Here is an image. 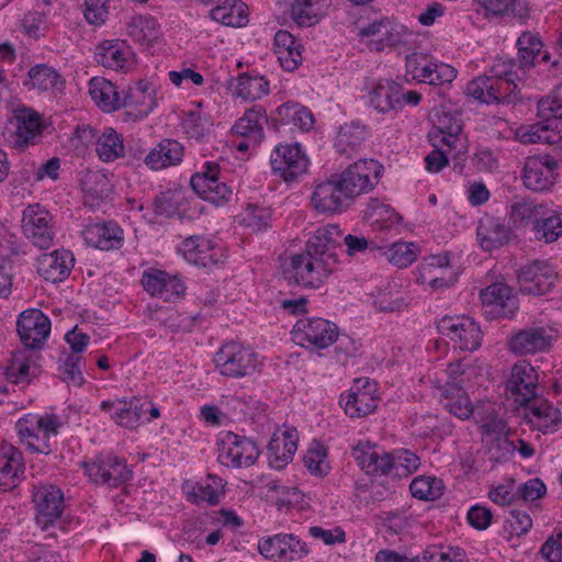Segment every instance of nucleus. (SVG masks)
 I'll use <instances>...</instances> for the list:
<instances>
[{
	"instance_id": "nucleus-4",
	"label": "nucleus",
	"mask_w": 562,
	"mask_h": 562,
	"mask_svg": "<svg viewBox=\"0 0 562 562\" xmlns=\"http://www.w3.org/2000/svg\"><path fill=\"white\" fill-rule=\"evenodd\" d=\"M213 361L222 375L232 379L251 375L259 366L258 355L235 341L224 344L216 351Z\"/></svg>"
},
{
	"instance_id": "nucleus-61",
	"label": "nucleus",
	"mask_w": 562,
	"mask_h": 562,
	"mask_svg": "<svg viewBox=\"0 0 562 562\" xmlns=\"http://www.w3.org/2000/svg\"><path fill=\"white\" fill-rule=\"evenodd\" d=\"M211 126L210 119L200 112H188L182 120L183 132L196 140L203 139L210 133Z\"/></svg>"
},
{
	"instance_id": "nucleus-56",
	"label": "nucleus",
	"mask_w": 562,
	"mask_h": 562,
	"mask_svg": "<svg viewBox=\"0 0 562 562\" xmlns=\"http://www.w3.org/2000/svg\"><path fill=\"white\" fill-rule=\"evenodd\" d=\"M383 254L394 266L406 268L416 260L418 246L414 243L397 241L390 245Z\"/></svg>"
},
{
	"instance_id": "nucleus-37",
	"label": "nucleus",
	"mask_w": 562,
	"mask_h": 562,
	"mask_svg": "<svg viewBox=\"0 0 562 562\" xmlns=\"http://www.w3.org/2000/svg\"><path fill=\"white\" fill-rule=\"evenodd\" d=\"M89 94L97 106L104 112H113L122 108V97L116 86L103 77L90 79Z\"/></svg>"
},
{
	"instance_id": "nucleus-27",
	"label": "nucleus",
	"mask_w": 562,
	"mask_h": 562,
	"mask_svg": "<svg viewBox=\"0 0 562 562\" xmlns=\"http://www.w3.org/2000/svg\"><path fill=\"white\" fill-rule=\"evenodd\" d=\"M187 261L196 266L210 267L222 261V249L203 236H191L180 247Z\"/></svg>"
},
{
	"instance_id": "nucleus-14",
	"label": "nucleus",
	"mask_w": 562,
	"mask_h": 562,
	"mask_svg": "<svg viewBox=\"0 0 562 562\" xmlns=\"http://www.w3.org/2000/svg\"><path fill=\"white\" fill-rule=\"evenodd\" d=\"M558 279L555 268L548 261L535 260L520 268V291L530 295H544L552 290Z\"/></svg>"
},
{
	"instance_id": "nucleus-22",
	"label": "nucleus",
	"mask_w": 562,
	"mask_h": 562,
	"mask_svg": "<svg viewBox=\"0 0 562 562\" xmlns=\"http://www.w3.org/2000/svg\"><path fill=\"white\" fill-rule=\"evenodd\" d=\"M375 392V383L366 378L357 379L344 405L346 414L352 418H361L372 413L379 402Z\"/></svg>"
},
{
	"instance_id": "nucleus-53",
	"label": "nucleus",
	"mask_w": 562,
	"mask_h": 562,
	"mask_svg": "<svg viewBox=\"0 0 562 562\" xmlns=\"http://www.w3.org/2000/svg\"><path fill=\"white\" fill-rule=\"evenodd\" d=\"M29 78L34 88L43 91L60 89L64 80L60 75L45 64L36 65L29 70Z\"/></svg>"
},
{
	"instance_id": "nucleus-51",
	"label": "nucleus",
	"mask_w": 562,
	"mask_h": 562,
	"mask_svg": "<svg viewBox=\"0 0 562 562\" xmlns=\"http://www.w3.org/2000/svg\"><path fill=\"white\" fill-rule=\"evenodd\" d=\"M536 239L547 244L555 241L562 236V215L550 211L540 215L533 223Z\"/></svg>"
},
{
	"instance_id": "nucleus-46",
	"label": "nucleus",
	"mask_w": 562,
	"mask_h": 562,
	"mask_svg": "<svg viewBox=\"0 0 562 562\" xmlns=\"http://www.w3.org/2000/svg\"><path fill=\"white\" fill-rule=\"evenodd\" d=\"M518 54L515 61L522 75L536 66V58L541 53L543 44L537 34L524 32L517 40Z\"/></svg>"
},
{
	"instance_id": "nucleus-34",
	"label": "nucleus",
	"mask_w": 562,
	"mask_h": 562,
	"mask_svg": "<svg viewBox=\"0 0 562 562\" xmlns=\"http://www.w3.org/2000/svg\"><path fill=\"white\" fill-rule=\"evenodd\" d=\"M359 35L370 38V43L374 45L375 50H382L386 46H395L401 40L397 25L387 18L375 20L361 27Z\"/></svg>"
},
{
	"instance_id": "nucleus-42",
	"label": "nucleus",
	"mask_w": 562,
	"mask_h": 562,
	"mask_svg": "<svg viewBox=\"0 0 562 562\" xmlns=\"http://www.w3.org/2000/svg\"><path fill=\"white\" fill-rule=\"evenodd\" d=\"M400 85L393 80H380L369 93L370 104L380 113L398 111Z\"/></svg>"
},
{
	"instance_id": "nucleus-8",
	"label": "nucleus",
	"mask_w": 562,
	"mask_h": 562,
	"mask_svg": "<svg viewBox=\"0 0 562 562\" xmlns=\"http://www.w3.org/2000/svg\"><path fill=\"white\" fill-rule=\"evenodd\" d=\"M270 165L274 176L293 182L307 172L310 161L297 143L280 144L270 155Z\"/></svg>"
},
{
	"instance_id": "nucleus-5",
	"label": "nucleus",
	"mask_w": 562,
	"mask_h": 562,
	"mask_svg": "<svg viewBox=\"0 0 562 562\" xmlns=\"http://www.w3.org/2000/svg\"><path fill=\"white\" fill-rule=\"evenodd\" d=\"M519 85L525 82L516 78L497 79L480 76L467 86V93L483 103H516L521 99Z\"/></svg>"
},
{
	"instance_id": "nucleus-59",
	"label": "nucleus",
	"mask_w": 562,
	"mask_h": 562,
	"mask_svg": "<svg viewBox=\"0 0 562 562\" xmlns=\"http://www.w3.org/2000/svg\"><path fill=\"white\" fill-rule=\"evenodd\" d=\"M271 214L269 207L248 203L240 215V223L254 232H260L270 225Z\"/></svg>"
},
{
	"instance_id": "nucleus-38",
	"label": "nucleus",
	"mask_w": 562,
	"mask_h": 562,
	"mask_svg": "<svg viewBox=\"0 0 562 562\" xmlns=\"http://www.w3.org/2000/svg\"><path fill=\"white\" fill-rule=\"evenodd\" d=\"M439 400L445 408L460 419H468L471 416V401L469 395L457 383H446L438 387Z\"/></svg>"
},
{
	"instance_id": "nucleus-17",
	"label": "nucleus",
	"mask_w": 562,
	"mask_h": 562,
	"mask_svg": "<svg viewBox=\"0 0 562 562\" xmlns=\"http://www.w3.org/2000/svg\"><path fill=\"white\" fill-rule=\"evenodd\" d=\"M311 201L314 209L321 213L339 212L351 204L338 175L317 183Z\"/></svg>"
},
{
	"instance_id": "nucleus-28",
	"label": "nucleus",
	"mask_w": 562,
	"mask_h": 562,
	"mask_svg": "<svg viewBox=\"0 0 562 562\" xmlns=\"http://www.w3.org/2000/svg\"><path fill=\"white\" fill-rule=\"evenodd\" d=\"M358 465L369 475H386L394 465V456L376 446L360 443L352 450Z\"/></svg>"
},
{
	"instance_id": "nucleus-50",
	"label": "nucleus",
	"mask_w": 562,
	"mask_h": 562,
	"mask_svg": "<svg viewBox=\"0 0 562 562\" xmlns=\"http://www.w3.org/2000/svg\"><path fill=\"white\" fill-rule=\"evenodd\" d=\"M245 7V3L239 0H234L232 4L225 2L223 5L213 8L210 11V16L223 25L240 27L248 22Z\"/></svg>"
},
{
	"instance_id": "nucleus-18",
	"label": "nucleus",
	"mask_w": 562,
	"mask_h": 562,
	"mask_svg": "<svg viewBox=\"0 0 562 562\" xmlns=\"http://www.w3.org/2000/svg\"><path fill=\"white\" fill-rule=\"evenodd\" d=\"M87 475L97 484L119 486L127 482L132 471L126 462L116 457H98L90 463L85 464Z\"/></svg>"
},
{
	"instance_id": "nucleus-40",
	"label": "nucleus",
	"mask_w": 562,
	"mask_h": 562,
	"mask_svg": "<svg viewBox=\"0 0 562 562\" xmlns=\"http://www.w3.org/2000/svg\"><path fill=\"white\" fill-rule=\"evenodd\" d=\"M183 146L175 139H162L145 158V162L154 170H160L181 162Z\"/></svg>"
},
{
	"instance_id": "nucleus-64",
	"label": "nucleus",
	"mask_w": 562,
	"mask_h": 562,
	"mask_svg": "<svg viewBox=\"0 0 562 562\" xmlns=\"http://www.w3.org/2000/svg\"><path fill=\"white\" fill-rule=\"evenodd\" d=\"M82 364H85V361L80 355H68L59 368L63 381L75 386H81L85 382L81 372Z\"/></svg>"
},
{
	"instance_id": "nucleus-44",
	"label": "nucleus",
	"mask_w": 562,
	"mask_h": 562,
	"mask_svg": "<svg viewBox=\"0 0 562 562\" xmlns=\"http://www.w3.org/2000/svg\"><path fill=\"white\" fill-rule=\"evenodd\" d=\"M150 402L146 397H133L128 402H120L112 419L126 428H136L147 413Z\"/></svg>"
},
{
	"instance_id": "nucleus-48",
	"label": "nucleus",
	"mask_w": 562,
	"mask_h": 562,
	"mask_svg": "<svg viewBox=\"0 0 562 562\" xmlns=\"http://www.w3.org/2000/svg\"><path fill=\"white\" fill-rule=\"evenodd\" d=\"M366 136L364 125L358 122L346 123L339 127L335 147L338 153L350 156L363 144Z\"/></svg>"
},
{
	"instance_id": "nucleus-52",
	"label": "nucleus",
	"mask_w": 562,
	"mask_h": 562,
	"mask_svg": "<svg viewBox=\"0 0 562 562\" xmlns=\"http://www.w3.org/2000/svg\"><path fill=\"white\" fill-rule=\"evenodd\" d=\"M223 494V480L216 475L209 474L204 483H200L193 487L190 498L196 504L206 502L209 505H216L220 503V497Z\"/></svg>"
},
{
	"instance_id": "nucleus-3",
	"label": "nucleus",
	"mask_w": 562,
	"mask_h": 562,
	"mask_svg": "<svg viewBox=\"0 0 562 562\" xmlns=\"http://www.w3.org/2000/svg\"><path fill=\"white\" fill-rule=\"evenodd\" d=\"M60 426V418L55 414H26L16 422L15 429L20 441L31 452L49 454L53 451L50 439L57 436Z\"/></svg>"
},
{
	"instance_id": "nucleus-32",
	"label": "nucleus",
	"mask_w": 562,
	"mask_h": 562,
	"mask_svg": "<svg viewBox=\"0 0 562 562\" xmlns=\"http://www.w3.org/2000/svg\"><path fill=\"white\" fill-rule=\"evenodd\" d=\"M74 266L70 251L61 249L45 254L38 261L37 271L46 281L56 283L68 277Z\"/></svg>"
},
{
	"instance_id": "nucleus-49",
	"label": "nucleus",
	"mask_w": 562,
	"mask_h": 562,
	"mask_svg": "<svg viewBox=\"0 0 562 562\" xmlns=\"http://www.w3.org/2000/svg\"><path fill=\"white\" fill-rule=\"evenodd\" d=\"M98 157L104 162H111L124 155L122 136L112 127H106L98 137L95 144Z\"/></svg>"
},
{
	"instance_id": "nucleus-12",
	"label": "nucleus",
	"mask_w": 562,
	"mask_h": 562,
	"mask_svg": "<svg viewBox=\"0 0 562 562\" xmlns=\"http://www.w3.org/2000/svg\"><path fill=\"white\" fill-rule=\"evenodd\" d=\"M268 125L266 109L254 105L247 109L235 122L232 134L241 137L236 144L238 151H247L250 147L258 146L265 138V127Z\"/></svg>"
},
{
	"instance_id": "nucleus-39",
	"label": "nucleus",
	"mask_w": 562,
	"mask_h": 562,
	"mask_svg": "<svg viewBox=\"0 0 562 562\" xmlns=\"http://www.w3.org/2000/svg\"><path fill=\"white\" fill-rule=\"evenodd\" d=\"M132 53L124 43L104 41L98 46L95 60L108 69L124 70L131 61Z\"/></svg>"
},
{
	"instance_id": "nucleus-10",
	"label": "nucleus",
	"mask_w": 562,
	"mask_h": 562,
	"mask_svg": "<svg viewBox=\"0 0 562 562\" xmlns=\"http://www.w3.org/2000/svg\"><path fill=\"white\" fill-rule=\"evenodd\" d=\"M259 454L260 451L255 441L232 431L224 435L218 448V461L236 469L252 465Z\"/></svg>"
},
{
	"instance_id": "nucleus-7",
	"label": "nucleus",
	"mask_w": 562,
	"mask_h": 562,
	"mask_svg": "<svg viewBox=\"0 0 562 562\" xmlns=\"http://www.w3.org/2000/svg\"><path fill=\"white\" fill-rule=\"evenodd\" d=\"M382 169V165L374 159H360L338 175L351 203L357 196L374 189Z\"/></svg>"
},
{
	"instance_id": "nucleus-45",
	"label": "nucleus",
	"mask_w": 562,
	"mask_h": 562,
	"mask_svg": "<svg viewBox=\"0 0 562 562\" xmlns=\"http://www.w3.org/2000/svg\"><path fill=\"white\" fill-rule=\"evenodd\" d=\"M276 121L282 125H293L303 132H308L314 125V115L305 106L296 102L281 104L276 112Z\"/></svg>"
},
{
	"instance_id": "nucleus-62",
	"label": "nucleus",
	"mask_w": 562,
	"mask_h": 562,
	"mask_svg": "<svg viewBox=\"0 0 562 562\" xmlns=\"http://www.w3.org/2000/svg\"><path fill=\"white\" fill-rule=\"evenodd\" d=\"M291 18L299 26H312L319 21V14L312 0H293Z\"/></svg>"
},
{
	"instance_id": "nucleus-33",
	"label": "nucleus",
	"mask_w": 562,
	"mask_h": 562,
	"mask_svg": "<svg viewBox=\"0 0 562 562\" xmlns=\"http://www.w3.org/2000/svg\"><path fill=\"white\" fill-rule=\"evenodd\" d=\"M24 473L22 452L9 447L0 453V491L8 492L16 487Z\"/></svg>"
},
{
	"instance_id": "nucleus-29",
	"label": "nucleus",
	"mask_w": 562,
	"mask_h": 562,
	"mask_svg": "<svg viewBox=\"0 0 562 562\" xmlns=\"http://www.w3.org/2000/svg\"><path fill=\"white\" fill-rule=\"evenodd\" d=\"M552 344V336L543 327L522 329L509 339V349L517 355H532L547 351Z\"/></svg>"
},
{
	"instance_id": "nucleus-63",
	"label": "nucleus",
	"mask_w": 562,
	"mask_h": 562,
	"mask_svg": "<svg viewBox=\"0 0 562 562\" xmlns=\"http://www.w3.org/2000/svg\"><path fill=\"white\" fill-rule=\"evenodd\" d=\"M448 131L443 135H434V139L436 143L441 144L446 147L443 149L449 155H453L456 157L459 153L464 149V142L460 137L462 125L460 121H453Z\"/></svg>"
},
{
	"instance_id": "nucleus-36",
	"label": "nucleus",
	"mask_w": 562,
	"mask_h": 562,
	"mask_svg": "<svg viewBox=\"0 0 562 562\" xmlns=\"http://www.w3.org/2000/svg\"><path fill=\"white\" fill-rule=\"evenodd\" d=\"M296 435L284 431L281 436L273 435L267 446V458L269 465L281 470L289 464L296 451Z\"/></svg>"
},
{
	"instance_id": "nucleus-19",
	"label": "nucleus",
	"mask_w": 562,
	"mask_h": 562,
	"mask_svg": "<svg viewBox=\"0 0 562 562\" xmlns=\"http://www.w3.org/2000/svg\"><path fill=\"white\" fill-rule=\"evenodd\" d=\"M537 387L538 373L535 368L526 361L515 363L506 384L507 394L516 403L525 405L537 397Z\"/></svg>"
},
{
	"instance_id": "nucleus-43",
	"label": "nucleus",
	"mask_w": 562,
	"mask_h": 562,
	"mask_svg": "<svg viewBox=\"0 0 562 562\" xmlns=\"http://www.w3.org/2000/svg\"><path fill=\"white\" fill-rule=\"evenodd\" d=\"M154 91L149 89L147 82L139 81L130 88L122 97V108H132L136 111L137 117L147 116L156 106Z\"/></svg>"
},
{
	"instance_id": "nucleus-26",
	"label": "nucleus",
	"mask_w": 562,
	"mask_h": 562,
	"mask_svg": "<svg viewBox=\"0 0 562 562\" xmlns=\"http://www.w3.org/2000/svg\"><path fill=\"white\" fill-rule=\"evenodd\" d=\"M144 290L153 296L171 302L183 296L186 285L183 282L161 270L145 272L142 278Z\"/></svg>"
},
{
	"instance_id": "nucleus-9",
	"label": "nucleus",
	"mask_w": 562,
	"mask_h": 562,
	"mask_svg": "<svg viewBox=\"0 0 562 562\" xmlns=\"http://www.w3.org/2000/svg\"><path fill=\"white\" fill-rule=\"evenodd\" d=\"M437 328L461 350L474 351L481 346L483 338L481 327L469 316H445L438 322Z\"/></svg>"
},
{
	"instance_id": "nucleus-30",
	"label": "nucleus",
	"mask_w": 562,
	"mask_h": 562,
	"mask_svg": "<svg viewBox=\"0 0 562 562\" xmlns=\"http://www.w3.org/2000/svg\"><path fill=\"white\" fill-rule=\"evenodd\" d=\"M524 406L529 422L543 434L557 431L562 424L561 412L547 400L536 397Z\"/></svg>"
},
{
	"instance_id": "nucleus-20",
	"label": "nucleus",
	"mask_w": 562,
	"mask_h": 562,
	"mask_svg": "<svg viewBox=\"0 0 562 562\" xmlns=\"http://www.w3.org/2000/svg\"><path fill=\"white\" fill-rule=\"evenodd\" d=\"M16 331L26 348L38 349L50 333V321L40 310H26L16 321Z\"/></svg>"
},
{
	"instance_id": "nucleus-1",
	"label": "nucleus",
	"mask_w": 562,
	"mask_h": 562,
	"mask_svg": "<svg viewBox=\"0 0 562 562\" xmlns=\"http://www.w3.org/2000/svg\"><path fill=\"white\" fill-rule=\"evenodd\" d=\"M341 229L328 224L317 228L308 238L305 250L291 257V280L304 288L317 289L339 268Z\"/></svg>"
},
{
	"instance_id": "nucleus-6",
	"label": "nucleus",
	"mask_w": 562,
	"mask_h": 562,
	"mask_svg": "<svg viewBox=\"0 0 562 562\" xmlns=\"http://www.w3.org/2000/svg\"><path fill=\"white\" fill-rule=\"evenodd\" d=\"M292 340L306 349H325L338 338V327L322 317L299 319L292 331Z\"/></svg>"
},
{
	"instance_id": "nucleus-58",
	"label": "nucleus",
	"mask_w": 562,
	"mask_h": 562,
	"mask_svg": "<svg viewBox=\"0 0 562 562\" xmlns=\"http://www.w3.org/2000/svg\"><path fill=\"white\" fill-rule=\"evenodd\" d=\"M304 465L311 474L324 476L329 471L327 461V448L318 441H313L306 454L304 456Z\"/></svg>"
},
{
	"instance_id": "nucleus-60",
	"label": "nucleus",
	"mask_w": 562,
	"mask_h": 562,
	"mask_svg": "<svg viewBox=\"0 0 562 562\" xmlns=\"http://www.w3.org/2000/svg\"><path fill=\"white\" fill-rule=\"evenodd\" d=\"M544 206L531 201H519L510 206L509 217L516 226H524L543 215Z\"/></svg>"
},
{
	"instance_id": "nucleus-35",
	"label": "nucleus",
	"mask_w": 562,
	"mask_h": 562,
	"mask_svg": "<svg viewBox=\"0 0 562 562\" xmlns=\"http://www.w3.org/2000/svg\"><path fill=\"white\" fill-rule=\"evenodd\" d=\"M477 12L486 16H513L520 23L529 18V8L524 0H473Z\"/></svg>"
},
{
	"instance_id": "nucleus-24",
	"label": "nucleus",
	"mask_w": 562,
	"mask_h": 562,
	"mask_svg": "<svg viewBox=\"0 0 562 562\" xmlns=\"http://www.w3.org/2000/svg\"><path fill=\"white\" fill-rule=\"evenodd\" d=\"M38 524L44 527L58 519L64 509V495L60 488L55 485H38L33 493Z\"/></svg>"
},
{
	"instance_id": "nucleus-41",
	"label": "nucleus",
	"mask_w": 562,
	"mask_h": 562,
	"mask_svg": "<svg viewBox=\"0 0 562 562\" xmlns=\"http://www.w3.org/2000/svg\"><path fill=\"white\" fill-rule=\"evenodd\" d=\"M16 130L13 134V146L24 148L33 144L34 139L42 133V121L37 113L23 110L16 115Z\"/></svg>"
},
{
	"instance_id": "nucleus-31",
	"label": "nucleus",
	"mask_w": 562,
	"mask_h": 562,
	"mask_svg": "<svg viewBox=\"0 0 562 562\" xmlns=\"http://www.w3.org/2000/svg\"><path fill=\"white\" fill-rule=\"evenodd\" d=\"M83 203L86 206L99 209L112 192V183L108 176L101 171H87L81 180Z\"/></svg>"
},
{
	"instance_id": "nucleus-54",
	"label": "nucleus",
	"mask_w": 562,
	"mask_h": 562,
	"mask_svg": "<svg viewBox=\"0 0 562 562\" xmlns=\"http://www.w3.org/2000/svg\"><path fill=\"white\" fill-rule=\"evenodd\" d=\"M481 428L484 434L496 436L492 442L491 449L496 447L506 452L515 450L514 443L507 439V435L509 432L508 425L505 419L498 416L497 413L492 416V418L486 420V423L483 424Z\"/></svg>"
},
{
	"instance_id": "nucleus-11",
	"label": "nucleus",
	"mask_w": 562,
	"mask_h": 562,
	"mask_svg": "<svg viewBox=\"0 0 562 562\" xmlns=\"http://www.w3.org/2000/svg\"><path fill=\"white\" fill-rule=\"evenodd\" d=\"M24 236L40 249H48L54 245L55 231L52 215L40 204L29 205L22 214Z\"/></svg>"
},
{
	"instance_id": "nucleus-21",
	"label": "nucleus",
	"mask_w": 562,
	"mask_h": 562,
	"mask_svg": "<svg viewBox=\"0 0 562 562\" xmlns=\"http://www.w3.org/2000/svg\"><path fill=\"white\" fill-rule=\"evenodd\" d=\"M485 313L492 317L512 318L518 311V300L505 283L497 282L481 291Z\"/></svg>"
},
{
	"instance_id": "nucleus-25",
	"label": "nucleus",
	"mask_w": 562,
	"mask_h": 562,
	"mask_svg": "<svg viewBox=\"0 0 562 562\" xmlns=\"http://www.w3.org/2000/svg\"><path fill=\"white\" fill-rule=\"evenodd\" d=\"M81 235L87 245L106 251L120 249L124 241L123 229L114 222L90 223Z\"/></svg>"
},
{
	"instance_id": "nucleus-23",
	"label": "nucleus",
	"mask_w": 562,
	"mask_h": 562,
	"mask_svg": "<svg viewBox=\"0 0 562 562\" xmlns=\"http://www.w3.org/2000/svg\"><path fill=\"white\" fill-rule=\"evenodd\" d=\"M513 229L505 218L484 215L476 227V238L480 247L492 251L508 244L513 238Z\"/></svg>"
},
{
	"instance_id": "nucleus-13",
	"label": "nucleus",
	"mask_w": 562,
	"mask_h": 562,
	"mask_svg": "<svg viewBox=\"0 0 562 562\" xmlns=\"http://www.w3.org/2000/svg\"><path fill=\"white\" fill-rule=\"evenodd\" d=\"M194 192L215 206L225 205L233 198V190L218 180V166L206 162L204 170L194 173L190 180Z\"/></svg>"
},
{
	"instance_id": "nucleus-57",
	"label": "nucleus",
	"mask_w": 562,
	"mask_h": 562,
	"mask_svg": "<svg viewBox=\"0 0 562 562\" xmlns=\"http://www.w3.org/2000/svg\"><path fill=\"white\" fill-rule=\"evenodd\" d=\"M442 482L431 476L415 477L409 484V491L415 498L434 501L442 495Z\"/></svg>"
},
{
	"instance_id": "nucleus-47",
	"label": "nucleus",
	"mask_w": 562,
	"mask_h": 562,
	"mask_svg": "<svg viewBox=\"0 0 562 562\" xmlns=\"http://www.w3.org/2000/svg\"><path fill=\"white\" fill-rule=\"evenodd\" d=\"M127 34L140 46L149 48L159 37V24L150 16H133L127 24Z\"/></svg>"
},
{
	"instance_id": "nucleus-2",
	"label": "nucleus",
	"mask_w": 562,
	"mask_h": 562,
	"mask_svg": "<svg viewBox=\"0 0 562 562\" xmlns=\"http://www.w3.org/2000/svg\"><path fill=\"white\" fill-rule=\"evenodd\" d=\"M539 122L522 126L518 136L525 144H554L562 138V82L537 105Z\"/></svg>"
},
{
	"instance_id": "nucleus-55",
	"label": "nucleus",
	"mask_w": 562,
	"mask_h": 562,
	"mask_svg": "<svg viewBox=\"0 0 562 562\" xmlns=\"http://www.w3.org/2000/svg\"><path fill=\"white\" fill-rule=\"evenodd\" d=\"M237 95L244 100H257L268 94L269 83L263 77L243 74L238 77Z\"/></svg>"
},
{
	"instance_id": "nucleus-15",
	"label": "nucleus",
	"mask_w": 562,
	"mask_h": 562,
	"mask_svg": "<svg viewBox=\"0 0 562 562\" xmlns=\"http://www.w3.org/2000/svg\"><path fill=\"white\" fill-rule=\"evenodd\" d=\"M558 167L557 159L550 155L528 157L521 173L524 186L535 192L549 190L555 183Z\"/></svg>"
},
{
	"instance_id": "nucleus-16",
	"label": "nucleus",
	"mask_w": 562,
	"mask_h": 562,
	"mask_svg": "<svg viewBox=\"0 0 562 562\" xmlns=\"http://www.w3.org/2000/svg\"><path fill=\"white\" fill-rule=\"evenodd\" d=\"M258 550L266 559L291 562L306 555L308 550L293 533H278L262 538L258 542Z\"/></svg>"
}]
</instances>
